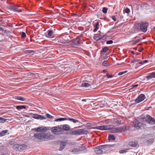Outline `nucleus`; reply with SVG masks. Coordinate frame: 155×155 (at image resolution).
<instances>
[{
    "mask_svg": "<svg viewBox=\"0 0 155 155\" xmlns=\"http://www.w3.org/2000/svg\"><path fill=\"white\" fill-rule=\"evenodd\" d=\"M35 51H34V50H29L28 51V53H32V52H33Z\"/></svg>",
    "mask_w": 155,
    "mask_h": 155,
    "instance_id": "53",
    "label": "nucleus"
},
{
    "mask_svg": "<svg viewBox=\"0 0 155 155\" xmlns=\"http://www.w3.org/2000/svg\"><path fill=\"white\" fill-rule=\"evenodd\" d=\"M111 17L113 20H114V21H116L117 18L116 16H113Z\"/></svg>",
    "mask_w": 155,
    "mask_h": 155,
    "instance_id": "50",
    "label": "nucleus"
},
{
    "mask_svg": "<svg viewBox=\"0 0 155 155\" xmlns=\"http://www.w3.org/2000/svg\"><path fill=\"white\" fill-rule=\"evenodd\" d=\"M141 39H139L136 40L135 41H131L132 42V44L133 45H135L137 43L140 42L141 41Z\"/></svg>",
    "mask_w": 155,
    "mask_h": 155,
    "instance_id": "35",
    "label": "nucleus"
},
{
    "mask_svg": "<svg viewBox=\"0 0 155 155\" xmlns=\"http://www.w3.org/2000/svg\"><path fill=\"white\" fill-rule=\"evenodd\" d=\"M129 150V149H126L124 150H120L119 151V152L120 153H125L126 152H127L128 150Z\"/></svg>",
    "mask_w": 155,
    "mask_h": 155,
    "instance_id": "36",
    "label": "nucleus"
},
{
    "mask_svg": "<svg viewBox=\"0 0 155 155\" xmlns=\"http://www.w3.org/2000/svg\"><path fill=\"white\" fill-rule=\"evenodd\" d=\"M26 36V34L25 32H23L21 35V37L22 38H24Z\"/></svg>",
    "mask_w": 155,
    "mask_h": 155,
    "instance_id": "49",
    "label": "nucleus"
},
{
    "mask_svg": "<svg viewBox=\"0 0 155 155\" xmlns=\"http://www.w3.org/2000/svg\"><path fill=\"white\" fill-rule=\"evenodd\" d=\"M146 77L148 79V80L149 79L155 78V72L150 73V74L148 75Z\"/></svg>",
    "mask_w": 155,
    "mask_h": 155,
    "instance_id": "18",
    "label": "nucleus"
},
{
    "mask_svg": "<svg viewBox=\"0 0 155 155\" xmlns=\"http://www.w3.org/2000/svg\"><path fill=\"white\" fill-rule=\"evenodd\" d=\"M145 98V95L143 94H141L135 99V103H140L143 101Z\"/></svg>",
    "mask_w": 155,
    "mask_h": 155,
    "instance_id": "11",
    "label": "nucleus"
},
{
    "mask_svg": "<svg viewBox=\"0 0 155 155\" xmlns=\"http://www.w3.org/2000/svg\"><path fill=\"white\" fill-rule=\"evenodd\" d=\"M66 144V143L64 142H61L60 145V147L59 148V150L61 151L64 148Z\"/></svg>",
    "mask_w": 155,
    "mask_h": 155,
    "instance_id": "16",
    "label": "nucleus"
},
{
    "mask_svg": "<svg viewBox=\"0 0 155 155\" xmlns=\"http://www.w3.org/2000/svg\"><path fill=\"white\" fill-rule=\"evenodd\" d=\"M11 9L15 12H20L21 11V10L20 9L13 6L11 7Z\"/></svg>",
    "mask_w": 155,
    "mask_h": 155,
    "instance_id": "17",
    "label": "nucleus"
},
{
    "mask_svg": "<svg viewBox=\"0 0 155 155\" xmlns=\"http://www.w3.org/2000/svg\"><path fill=\"white\" fill-rule=\"evenodd\" d=\"M133 124L134 127L137 128V129L140 128L142 127H146V124H143L137 120H134L133 122Z\"/></svg>",
    "mask_w": 155,
    "mask_h": 155,
    "instance_id": "5",
    "label": "nucleus"
},
{
    "mask_svg": "<svg viewBox=\"0 0 155 155\" xmlns=\"http://www.w3.org/2000/svg\"><path fill=\"white\" fill-rule=\"evenodd\" d=\"M154 29H155V26L154 27Z\"/></svg>",
    "mask_w": 155,
    "mask_h": 155,
    "instance_id": "64",
    "label": "nucleus"
},
{
    "mask_svg": "<svg viewBox=\"0 0 155 155\" xmlns=\"http://www.w3.org/2000/svg\"><path fill=\"white\" fill-rule=\"evenodd\" d=\"M47 129L46 128V127H45V128H42V127H38V128L36 130V131L37 132H39V131H40V132H43V131H44V132H46V131L47 130Z\"/></svg>",
    "mask_w": 155,
    "mask_h": 155,
    "instance_id": "21",
    "label": "nucleus"
},
{
    "mask_svg": "<svg viewBox=\"0 0 155 155\" xmlns=\"http://www.w3.org/2000/svg\"><path fill=\"white\" fill-rule=\"evenodd\" d=\"M123 12L127 13H129L130 12V10L129 8H127L124 10Z\"/></svg>",
    "mask_w": 155,
    "mask_h": 155,
    "instance_id": "40",
    "label": "nucleus"
},
{
    "mask_svg": "<svg viewBox=\"0 0 155 155\" xmlns=\"http://www.w3.org/2000/svg\"><path fill=\"white\" fill-rule=\"evenodd\" d=\"M110 131L113 133H117L121 132L123 131H124L125 129L123 127H116L111 129L110 127Z\"/></svg>",
    "mask_w": 155,
    "mask_h": 155,
    "instance_id": "8",
    "label": "nucleus"
},
{
    "mask_svg": "<svg viewBox=\"0 0 155 155\" xmlns=\"http://www.w3.org/2000/svg\"><path fill=\"white\" fill-rule=\"evenodd\" d=\"M68 120L71 121L74 123H78L79 122V120H75L72 118H68Z\"/></svg>",
    "mask_w": 155,
    "mask_h": 155,
    "instance_id": "27",
    "label": "nucleus"
},
{
    "mask_svg": "<svg viewBox=\"0 0 155 155\" xmlns=\"http://www.w3.org/2000/svg\"><path fill=\"white\" fill-rule=\"evenodd\" d=\"M108 139L109 140H115V138L114 136L113 135H110L108 136Z\"/></svg>",
    "mask_w": 155,
    "mask_h": 155,
    "instance_id": "33",
    "label": "nucleus"
},
{
    "mask_svg": "<svg viewBox=\"0 0 155 155\" xmlns=\"http://www.w3.org/2000/svg\"><path fill=\"white\" fill-rule=\"evenodd\" d=\"M138 84H136L133 85L132 86V87H133V88L135 87H138Z\"/></svg>",
    "mask_w": 155,
    "mask_h": 155,
    "instance_id": "51",
    "label": "nucleus"
},
{
    "mask_svg": "<svg viewBox=\"0 0 155 155\" xmlns=\"http://www.w3.org/2000/svg\"><path fill=\"white\" fill-rule=\"evenodd\" d=\"M108 57V56H105L104 57V59H106V58H107Z\"/></svg>",
    "mask_w": 155,
    "mask_h": 155,
    "instance_id": "57",
    "label": "nucleus"
},
{
    "mask_svg": "<svg viewBox=\"0 0 155 155\" xmlns=\"http://www.w3.org/2000/svg\"><path fill=\"white\" fill-rule=\"evenodd\" d=\"M102 65L105 66H107L109 65V64H108L106 61H104L103 62Z\"/></svg>",
    "mask_w": 155,
    "mask_h": 155,
    "instance_id": "39",
    "label": "nucleus"
},
{
    "mask_svg": "<svg viewBox=\"0 0 155 155\" xmlns=\"http://www.w3.org/2000/svg\"><path fill=\"white\" fill-rule=\"evenodd\" d=\"M127 72V71H126L120 72L118 73V75H122L123 74L126 73Z\"/></svg>",
    "mask_w": 155,
    "mask_h": 155,
    "instance_id": "45",
    "label": "nucleus"
},
{
    "mask_svg": "<svg viewBox=\"0 0 155 155\" xmlns=\"http://www.w3.org/2000/svg\"><path fill=\"white\" fill-rule=\"evenodd\" d=\"M153 141V140H152L151 141Z\"/></svg>",
    "mask_w": 155,
    "mask_h": 155,
    "instance_id": "63",
    "label": "nucleus"
},
{
    "mask_svg": "<svg viewBox=\"0 0 155 155\" xmlns=\"http://www.w3.org/2000/svg\"><path fill=\"white\" fill-rule=\"evenodd\" d=\"M85 134V131L83 129H79L76 130H71L69 134L72 135H80Z\"/></svg>",
    "mask_w": 155,
    "mask_h": 155,
    "instance_id": "4",
    "label": "nucleus"
},
{
    "mask_svg": "<svg viewBox=\"0 0 155 155\" xmlns=\"http://www.w3.org/2000/svg\"><path fill=\"white\" fill-rule=\"evenodd\" d=\"M3 29V28H2V27H0V29L1 30H2V29Z\"/></svg>",
    "mask_w": 155,
    "mask_h": 155,
    "instance_id": "62",
    "label": "nucleus"
},
{
    "mask_svg": "<svg viewBox=\"0 0 155 155\" xmlns=\"http://www.w3.org/2000/svg\"><path fill=\"white\" fill-rule=\"evenodd\" d=\"M143 61V64L146 63H147L148 62V61L147 60H144Z\"/></svg>",
    "mask_w": 155,
    "mask_h": 155,
    "instance_id": "52",
    "label": "nucleus"
},
{
    "mask_svg": "<svg viewBox=\"0 0 155 155\" xmlns=\"http://www.w3.org/2000/svg\"><path fill=\"white\" fill-rule=\"evenodd\" d=\"M69 36H63L59 40V41L63 43H66L69 42Z\"/></svg>",
    "mask_w": 155,
    "mask_h": 155,
    "instance_id": "10",
    "label": "nucleus"
},
{
    "mask_svg": "<svg viewBox=\"0 0 155 155\" xmlns=\"http://www.w3.org/2000/svg\"><path fill=\"white\" fill-rule=\"evenodd\" d=\"M52 132L55 134H62L63 129L59 126L53 127L51 130Z\"/></svg>",
    "mask_w": 155,
    "mask_h": 155,
    "instance_id": "2",
    "label": "nucleus"
},
{
    "mask_svg": "<svg viewBox=\"0 0 155 155\" xmlns=\"http://www.w3.org/2000/svg\"><path fill=\"white\" fill-rule=\"evenodd\" d=\"M8 131V130H7L1 131L0 132V137H2L5 136Z\"/></svg>",
    "mask_w": 155,
    "mask_h": 155,
    "instance_id": "24",
    "label": "nucleus"
},
{
    "mask_svg": "<svg viewBox=\"0 0 155 155\" xmlns=\"http://www.w3.org/2000/svg\"><path fill=\"white\" fill-rule=\"evenodd\" d=\"M0 120L1 121V122L4 123L6 121V119L2 117H0Z\"/></svg>",
    "mask_w": 155,
    "mask_h": 155,
    "instance_id": "48",
    "label": "nucleus"
},
{
    "mask_svg": "<svg viewBox=\"0 0 155 155\" xmlns=\"http://www.w3.org/2000/svg\"><path fill=\"white\" fill-rule=\"evenodd\" d=\"M90 86L89 84L84 82L82 83L81 84L82 87H88Z\"/></svg>",
    "mask_w": 155,
    "mask_h": 155,
    "instance_id": "30",
    "label": "nucleus"
},
{
    "mask_svg": "<svg viewBox=\"0 0 155 155\" xmlns=\"http://www.w3.org/2000/svg\"><path fill=\"white\" fill-rule=\"evenodd\" d=\"M46 116L48 118H52L54 117L53 116H52L48 114H47Z\"/></svg>",
    "mask_w": 155,
    "mask_h": 155,
    "instance_id": "46",
    "label": "nucleus"
},
{
    "mask_svg": "<svg viewBox=\"0 0 155 155\" xmlns=\"http://www.w3.org/2000/svg\"><path fill=\"white\" fill-rule=\"evenodd\" d=\"M72 152L75 153L77 154H79L80 153L79 150V148H74L72 150Z\"/></svg>",
    "mask_w": 155,
    "mask_h": 155,
    "instance_id": "31",
    "label": "nucleus"
},
{
    "mask_svg": "<svg viewBox=\"0 0 155 155\" xmlns=\"http://www.w3.org/2000/svg\"><path fill=\"white\" fill-rule=\"evenodd\" d=\"M153 130H155V125L153 127Z\"/></svg>",
    "mask_w": 155,
    "mask_h": 155,
    "instance_id": "60",
    "label": "nucleus"
},
{
    "mask_svg": "<svg viewBox=\"0 0 155 155\" xmlns=\"http://www.w3.org/2000/svg\"><path fill=\"white\" fill-rule=\"evenodd\" d=\"M102 148L103 152L106 153L110 151L112 149V147H114V145H101Z\"/></svg>",
    "mask_w": 155,
    "mask_h": 155,
    "instance_id": "6",
    "label": "nucleus"
},
{
    "mask_svg": "<svg viewBox=\"0 0 155 155\" xmlns=\"http://www.w3.org/2000/svg\"><path fill=\"white\" fill-rule=\"evenodd\" d=\"M129 144L131 146L135 147L137 145V143L135 141L130 142L129 143Z\"/></svg>",
    "mask_w": 155,
    "mask_h": 155,
    "instance_id": "28",
    "label": "nucleus"
},
{
    "mask_svg": "<svg viewBox=\"0 0 155 155\" xmlns=\"http://www.w3.org/2000/svg\"><path fill=\"white\" fill-rule=\"evenodd\" d=\"M63 129L65 130H69L70 129V126L68 124L64 125L63 126Z\"/></svg>",
    "mask_w": 155,
    "mask_h": 155,
    "instance_id": "23",
    "label": "nucleus"
},
{
    "mask_svg": "<svg viewBox=\"0 0 155 155\" xmlns=\"http://www.w3.org/2000/svg\"><path fill=\"white\" fill-rule=\"evenodd\" d=\"M113 41L112 40H109L107 41L106 42V44H112L113 43Z\"/></svg>",
    "mask_w": 155,
    "mask_h": 155,
    "instance_id": "47",
    "label": "nucleus"
},
{
    "mask_svg": "<svg viewBox=\"0 0 155 155\" xmlns=\"http://www.w3.org/2000/svg\"><path fill=\"white\" fill-rule=\"evenodd\" d=\"M108 50V48L107 47H105L102 49V50L100 51V52L101 53L103 52H106Z\"/></svg>",
    "mask_w": 155,
    "mask_h": 155,
    "instance_id": "26",
    "label": "nucleus"
},
{
    "mask_svg": "<svg viewBox=\"0 0 155 155\" xmlns=\"http://www.w3.org/2000/svg\"><path fill=\"white\" fill-rule=\"evenodd\" d=\"M140 117L141 119H145L146 118V116L144 114H143L140 116Z\"/></svg>",
    "mask_w": 155,
    "mask_h": 155,
    "instance_id": "44",
    "label": "nucleus"
},
{
    "mask_svg": "<svg viewBox=\"0 0 155 155\" xmlns=\"http://www.w3.org/2000/svg\"><path fill=\"white\" fill-rule=\"evenodd\" d=\"M79 150L80 151V153L81 152H86L87 151V148L84 146H81L79 147Z\"/></svg>",
    "mask_w": 155,
    "mask_h": 155,
    "instance_id": "22",
    "label": "nucleus"
},
{
    "mask_svg": "<svg viewBox=\"0 0 155 155\" xmlns=\"http://www.w3.org/2000/svg\"><path fill=\"white\" fill-rule=\"evenodd\" d=\"M3 155H10L8 153H7L4 154Z\"/></svg>",
    "mask_w": 155,
    "mask_h": 155,
    "instance_id": "59",
    "label": "nucleus"
},
{
    "mask_svg": "<svg viewBox=\"0 0 155 155\" xmlns=\"http://www.w3.org/2000/svg\"><path fill=\"white\" fill-rule=\"evenodd\" d=\"M26 108V106L25 105H18L16 106V108L19 110L22 109H25Z\"/></svg>",
    "mask_w": 155,
    "mask_h": 155,
    "instance_id": "20",
    "label": "nucleus"
},
{
    "mask_svg": "<svg viewBox=\"0 0 155 155\" xmlns=\"http://www.w3.org/2000/svg\"><path fill=\"white\" fill-rule=\"evenodd\" d=\"M114 124H121V121L120 120H118L116 118L114 119Z\"/></svg>",
    "mask_w": 155,
    "mask_h": 155,
    "instance_id": "29",
    "label": "nucleus"
},
{
    "mask_svg": "<svg viewBox=\"0 0 155 155\" xmlns=\"http://www.w3.org/2000/svg\"><path fill=\"white\" fill-rule=\"evenodd\" d=\"M140 64H143V61H140L139 63Z\"/></svg>",
    "mask_w": 155,
    "mask_h": 155,
    "instance_id": "55",
    "label": "nucleus"
},
{
    "mask_svg": "<svg viewBox=\"0 0 155 155\" xmlns=\"http://www.w3.org/2000/svg\"><path fill=\"white\" fill-rule=\"evenodd\" d=\"M80 39L79 37H77L74 39L73 40L74 41V44L78 45H80L81 44Z\"/></svg>",
    "mask_w": 155,
    "mask_h": 155,
    "instance_id": "19",
    "label": "nucleus"
},
{
    "mask_svg": "<svg viewBox=\"0 0 155 155\" xmlns=\"http://www.w3.org/2000/svg\"><path fill=\"white\" fill-rule=\"evenodd\" d=\"M67 120H68V119H67V118H61L56 119L55 120V121H61Z\"/></svg>",
    "mask_w": 155,
    "mask_h": 155,
    "instance_id": "34",
    "label": "nucleus"
},
{
    "mask_svg": "<svg viewBox=\"0 0 155 155\" xmlns=\"http://www.w3.org/2000/svg\"><path fill=\"white\" fill-rule=\"evenodd\" d=\"M32 117L35 119H38L39 115L38 114H34L33 115Z\"/></svg>",
    "mask_w": 155,
    "mask_h": 155,
    "instance_id": "41",
    "label": "nucleus"
},
{
    "mask_svg": "<svg viewBox=\"0 0 155 155\" xmlns=\"http://www.w3.org/2000/svg\"><path fill=\"white\" fill-rule=\"evenodd\" d=\"M26 146L25 145H19L15 144L14 146V149L16 151H22L26 148Z\"/></svg>",
    "mask_w": 155,
    "mask_h": 155,
    "instance_id": "3",
    "label": "nucleus"
},
{
    "mask_svg": "<svg viewBox=\"0 0 155 155\" xmlns=\"http://www.w3.org/2000/svg\"><path fill=\"white\" fill-rule=\"evenodd\" d=\"M148 25V24L146 22H141L139 26L141 31L143 32H146L147 31Z\"/></svg>",
    "mask_w": 155,
    "mask_h": 155,
    "instance_id": "7",
    "label": "nucleus"
},
{
    "mask_svg": "<svg viewBox=\"0 0 155 155\" xmlns=\"http://www.w3.org/2000/svg\"><path fill=\"white\" fill-rule=\"evenodd\" d=\"M140 60V59H138L136 58H134L131 61V62L132 63H135L136 62L139 61Z\"/></svg>",
    "mask_w": 155,
    "mask_h": 155,
    "instance_id": "37",
    "label": "nucleus"
},
{
    "mask_svg": "<svg viewBox=\"0 0 155 155\" xmlns=\"http://www.w3.org/2000/svg\"><path fill=\"white\" fill-rule=\"evenodd\" d=\"M99 25V23L98 22L96 23V24L95 25V28L94 29L93 31L94 32H96L98 29V26Z\"/></svg>",
    "mask_w": 155,
    "mask_h": 155,
    "instance_id": "32",
    "label": "nucleus"
},
{
    "mask_svg": "<svg viewBox=\"0 0 155 155\" xmlns=\"http://www.w3.org/2000/svg\"><path fill=\"white\" fill-rule=\"evenodd\" d=\"M38 119H40L41 120H44V119H46V118L45 117H44L43 116H42V115H39V117H38Z\"/></svg>",
    "mask_w": 155,
    "mask_h": 155,
    "instance_id": "38",
    "label": "nucleus"
},
{
    "mask_svg": "<svg viewBox=\"0 0 155 155\" xmlns=\"http://www.w3.org/2000/svg\"><path fill=\"white\" fill-rule=\"evenodd\" d=\"M107 10L108 9L107 8L104 7L103 8L102 12L106 14L107 13Z\"/></svg>",
    "mask_w": 155,
    "mask_h": 155,
    "instance_id": "42",
    "label": "nucleus"
},
{
    "mask_svg": "<svg viewBox=\"0 0 155 155\" xmlns=\"http://www.w3.org/2000/svg\"><path fill=\"white\" fill-rule=\"evenodd\" d=\"M146 118L149 120H146V122L150 124L153 125L155 124V119L153 118L150 115L146 116Z\"/></svg>",
    "mask_w": 155,
    "mask_h": 155,
    "instance_id": "9",
    "label": "nucleus"
},
{
    "mask_svg": "<svg viewBox=\"0 0 155 155\" xmlns=\"http://www.w3.org/2000/svg\"><path fill=\"white\" fill-rule=\"evenodd\" d=\"M106 75L108 78H111L113 77V75L112 74L109 75L108 73H106Z\"/></svg>",
    "mask_w": 155,
    "mask_h": 155,
    "instance_id": "43",
    "label": "nucleus"
},
{
    "mask_svg": "<svg viewBox=\"0 0 155 155\" xmlns=\"http://www.w3.org/2000/svg\"><path fill=\"white\" fill-rule=\"evenodd\" d=\"M87 100V99H83L82 100V101H84V102H85Z\"/></svg>",
    "mask_w": 155,
    "mask_h": 155,
    "instance_id": "56",
    "label": "nucleus"
},
{
    "mask_svg": "<svg viewBox=\"0 0 155 155\" xmlns=\"http://www.w3.org/2000/svg\"><path fill=\"white\" fill-rule=\"evenodd\" d=\"M34 136L35 138L39 140H46L50 138V136L46 133H38L35 134Z\"/></svg>",
    "mask_w": 155,
    "mask_h": 155,
    "instance_id": "1",
    "label": "nucleus"
},
{
    "mask_svg": "<svg viewBox=\"0 0 155 155\" xmlns=\"http://www.w3.org/2000/svg\"><path fill=\"white\" fill-rule=\"evenodd\" d=\"M15 98L21 101H24L25 100V98L21 96H16Z\"/></svg>",
    "mask_w": 155,
    "mask_h": 155,
    "instance_id": "25",
    "label": "nucleus"
},
{
    "mask_svg": "<svg viewBox=\"0 0 155 155\" xmlns=\"http://www.w3.org/2000/svg\"><path fill=\"white\" fill-rule=\"evenodd\" d=\"M94 38H95L94 39H103L104 40V39H105L106 38V36L104 35L103 36H102L100 34H96L95 35L94 37Z\"/></svg>",
    "mask_w": 155,
    "mask_h": 155,
    "instance_id": "14",
    "label": "nucleus"
},
{
    "mask_svg": "<svg viewBox=\"0 0 155 155\" xmlns=\"http://www.w3.org/2000/svg\"><path fill=\"white\" fill-rule=\"evenodd\" d=\"M95 152L97 154L101 153L103 152L102 146H98L94 148Z\"/></svg>",
    "mask_w": 155,
    "mask_h": 155,
    "instance_id": "13",
    "label": "nucleus"
},
{
    "mask_svg": "<svg viewBox=\"0 0 155 155\" xmlns=\"http://www.w3.org/2000/svg\"><path fill=\"white\" fill-rule=\"evenodd\" d=\"M96 129L101 130H109L110 126H98L96 127Z\"/></svg>",
    "mask_w": 155,
    "mask_h": 155,
    "instance_id": "12",
    "label": "nucleus"
},
{
    "mask_svg": "<svg viewBox=\"0 0 155 155\" xmlns=\"http://www.w3.org/2000/svg\"><path fill=\"white\" fill-rule=\"evenodd\" d=\"M106 72V71L105 70H103V73H105Z\"/></svg>",
    "mask_w": 155,
    "mask_h": 155,
    "instance_id": "61",
    "label": "nucleus"
},
{
    "mask_svg": "<svg viewBox=\"0 0 155 155\" xmlns=\"http://www.w3.org/2000/svg\"><path fill=\"white\" fill-rule=\"evenodd\" d=\"M131 54H135V52L133 51H131Z\"/></svg>",
    "mask_w": 155,
    "mask_h": 155,
    "instance_id": "54",
    "label": "nucleus"
},
{
    "mask_svg": "<svg viewBox=\"0 0 155 155\" xmlns=\"http://www.w3.org/2000/svg\"><path fill=\"white\" fill-rule=\"evenodd\" d=\"M48 35L46 36V37L50 38L54 37L53 31L52 30H48Z\"/></svg>",
    "mask_w": 155,
    "mask_h": 155,
    "instance_id": "15",
    "label": "nucleus"
},
{
    "mask_svg": "<svg viewBox=\"0 0 155 155\" xmlns=\"http://www.w3.org/2000/svg\"><path fill=\"white\" fill-rule=\"evenodd\" d=\"M33 74V75H35V76H36V75H38V74Z\"/></svg>",
    "mask_w": 155,
    "mask_h": 155,
    "instance_id": "58",
    "label": "nucleus"
}]
</instances>
